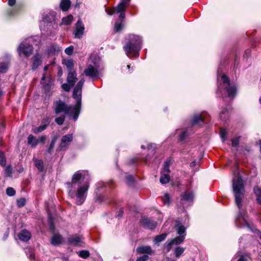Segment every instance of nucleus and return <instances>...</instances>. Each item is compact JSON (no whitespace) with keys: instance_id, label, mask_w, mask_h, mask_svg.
I'll use <instances>...</instances> for the list:
<instances>
[{"instance_id":"obj_4","label":"nucleus","mask_w":261,"mask_h":261,"mask_svg":"<svg viewBox=\"0 0 261 261\" xmlns=\"http://www.w3.org/2000/svg\"><path fill=\"white\" fill-rule=\"evenodd\" d=\"M232 190L236 204L240 210L244 193V186L243 179L239 173L234 175L232 179Z\"/></svg>"},{"instance_id":"obj_5","label":"nucleus","mask_w":261,"mask_h":261,"mask_svg":"<svg viewBox=\"0 0 261 261\" xmlns=\"http://www.w3.org/2000/svg\"><path fill=\"white\" fill-rule=\"evenodd\" d=\"M129 38V41L124 46L126 55L129 58L138 56L141 48V38L139 36L135 35H130Z\"/></svg>"},{"instance_id":"obj_1","label":"nucleus","mask_w":261,"mask_h":261,"mask_svg":"<svg viewBox=\"0 0 261 261\" xmlns=\"http://www.w3.org/2000/svg\"><path fill=\"white\" fill-rule=\"evenodd\" d=\"M69 196L77 205L85 201L89 188V174L84 170L77 171L73 175L71 182L67 183Z\"/></svg>"},{"instance_id":"obj_33","label":"nucleus","mask_w":261,"mask_h":261,"mask_svg":"<svg viewBox=\"0 0 261 261\" xmlns=\"http://www.w3.org/2000/svg\"><path fill=\"white\" fill-rule=\"evenodd\" d=\"M46 128V124H43L38 127L33 128L32 131L35 134H38L42 132Z\"/></svg>"},{"instance_id":"obj_48","label":"nucleus","mask_w":261,"mask_h":261,"mask_svg":"<svg viewBox=\"0 0 261 261\" xmlns=\"http://www.w3.org/2000/svg\"><path fill=\"white\" fill-rule=\"evenodd\" d=\"M51 50H49L48 54H54L56 51L59 50V47L56 45H53L51 47Z\"/></svg>"},{"instance_id":"obj_7","label":"nucleus","mask_w":261,"mask_h":261,"mask_svg":"<svg viewBox=\"0 0 261 261\" xmlns=\"http://www.w3.org/2000/svg\"><path fill=\"white\" fill-rule=\"evenodd\" d=\"M130 0H121L118 5L112 9H106L107 14L109 15H112L115 13L119 14L120 18H125V10L126 5Z\"/></svg>"},{"instance_id":"obj_53","label":"nucleus","mask_w":261,"mask_h":261,"mask_svg":"<svg viewBox=\"0 0 261 261\" xmlns=\"http://www.w3.org/2000/svg\"><path fill=\"white\" fill-rule=\"evenodd\" d=\"M149 257L147 255H144L141 257H138L136 261H146L148 259Z\"/></svg>"},{"instance_id":"obj_40","label":"nucleus","mask_w":261,"mask_h":261,"mask_svg":"<svg viewBox=\"0 0 261 261\" xmlns=\"http://www.w3.org/2000/svg\"><path fill=\"white\" fill-rule=\"evenodd\" d=\"M65 121V115H62L55 119V122L59 125H62Z\"/></svg>"},{"instance_id":"obj_21","label":"nucleus","mask_w":261,"mask_h":261,"mask_svg":"<svg viewBox=\"0 0 261 261\" xmlns=\"http://www.w3.org/2000/svg\"><path fill=\"white\" fill-rule=\"evenodd\" d=\"M137 252L139 253H147L148 254H151L153 251L151 249V247L149 246H142L138 247Z\"/></svg>"},{"instance_id":"obj_31","label":"nucleus","mask_w":261,"mask_h":261,"mask_svg":"<svg viewBox=\"0 0 261 261\" xmlns=\"http://www.w3.org/2000/svg\"><path fill=\"white\" fill-rule=\"evenodd\" d=\"M35 165L39 171L42 172L44 170L43 163L40 160H36L35 161Z\"/></svg>"},{"instance_id":"obj_36","label":"nucleus","mask_w":261,"mask_h":261,"mask_svg":"<svg viewBox=\"0 0 261 261\" xmlns=\"http://www.w3.org/2000/svg\"><path fill=\"white\" fill-rule=\"evenodd\" d=\"M220 117L223 120H225L228 117V112L227 110H222L220 113Z\"/></svg>"},{"instance_id":"obj_63","label":"nucleus","mask_w":261,"mask_h":261,"mask_svg":"<svg viewBox=\"0 0 261 261\" xmlns=\"http://www.w3.org/2000/svg\"><path fill=\"white\" fill-rule=\"evenodd\" d=\"M123 214V211L122 210H120L119 214H118V216H121Z\"/></svg>"},{"instance_id":"obj_49","label":"nucleus","mask_w":261,"mask_h":261,"mask_svg":"<svg viewBox=\"0 0 261 261\" xmlns=\"http://www.w3.org/2000/svg\"><path fill=\"white\" fill-rule=\"evenodd\" d=\"M188 134L187 130H184L179 135V138L180 140H184L187 137Z\"/></svg>"},{"instance_id":"obj_25","label":"nucleus","mask_w":261,"mask_h":261,"mask_svg":"<svg viewBox=\"0 0 261 261\" xmlns=\"http://www.w3.org/2000/svg\"><path fill=\"white\" fill-rule=\"evenodd\" d=\"M170 177L169 173L161 172V177L160 178V181L162 184H165L168 182L170 180Z\"/></svg>"},{"instance_id":"obj_35","label":"nucleus","mask_w":261,"mask_h":261,"mask_svg":"<svg viewBox=\"0 0 261 261\" xmlns=\"http://www.w3.org/2000/svg\"><path fill=\"white\" fill-rule=\"evenodd\" d=\"M185 249L182 247H177L175 249L174 254L177 257H179L184 252Z\"/></svg>"},{"instance_id":"obj_6","label":"nucleus","mask_w":261,"mask_h":261,"mask_svg":"<svg viewBox=\"0 0 261 261\" xmlns=\"http://www.w3.org/2000/svg\"><path fill=\"white\" fill-rule=\"evenodd\" d=\"M175 228L179 236L175 238L166 243L165 245L168 247V251H170L171 245H178L181 243L185 238V234H182L185 233L186 228L184 225H181L179 221H175Z\"/></svg>"},{"instance_id":"obj_9","label":"nucleus","mask_w":261,"mask_h":261,"mask_svg":"<svg viewBox=\"0 0 261 261\" xmlns=\"http://www.w3.org/2000/svg\"><path fill=\"white\" fill-rule=\"evenodd\" d=\"M55 12H52L48 14V15H44L43 19L41 21V23L45 25L46 24L47 30L46 31V34L47 35L52 34V31L50 29L52 27L53 22L55 23Z\"/></svg>"},{"instance_id":"obj_34","label":"nucleus","mask_w":261,"mask_h":261,"mask_svg":"<svg viewBox=\"0 0 261 261\" xmlns=\"http://www.w3.org/2000/svg\"><path fill=\"white\" fill-rule=\"evenodd\" d=\"M64 63H65V65L66 66L68 70L69 71H71L73 68V65H74L73 61L71 59L67 60L64 61Z\"/></svg>"},{"instance_id":"obj_38","label":"nucleus","mask_w":261,"mask_h":261,"mask_svg":"<svg viewBox=\"0 0 261 261\" xmlns=\"http://www.w3.org/2000/svg\"><path fill=\"white\" fill-rule=\"evenodd\" d=\"M220 137L223 142H224L227 138V132L225 129L221 128L220 130Z\"/></svg>"},{"instance_id":"obj_24","label":"nucleus","mask_w":261,"mask_h":261,"mask_svg":"<svg viewBox=\"0 0 261 261\" xmlns=\"http://www.w3.org/2000/svg\"><path fill=\"white\" fill-rule=\"evenodd\" d=\"M28 143L31 145L32 147H35L39 143V140H37L34 136L30 135L28 137Z\"/></svg>"},{"instance_id":"obj_32","label":"nucleus","mask_w":261,"mask_h":261,"mask_svg":"<svg viewBox=\"0 0 261 261\" xmlns=\"http://www.w3.org/2000/svg\"><path fill=\"white\" fill-rule=\"evenodd\" d=\"M170 164H171L170 161H169V160L166 161L164 164L163 168V170L161 171V172L169 173V172H170L169 167H170Z\"/></svg>"},{"instance_id":"obj_47","label":"nucleus","mask_w":261,"mask_h":261,"mask_svg":"<svg viewBox=\"0 0 261 261\" xmlns=\"http://www.w3.org/2000/svg\"><path fill=\"white\" fill-rule=\"evenodd\" d=\"M163 200L165 204L168 205L170 203V198L169 195L167 193L165 194Z\"/></svg>"},{"instance_id":"obj_37","label":"nucleus","mask_w":261,"mask_h":261,"mask_svg":"<svg viewBox=\"0 0 261 261\" xmlns=\"http://www.w3.org/2000/svg\"><path fill=\"white\" fill-rule=\"evenodd\" d=\"M9 65L8 63H2L0 64V72L5 73L8 69Z\"/></svg>"},{"instance_id":"obj_23","label":"nucleus","mask_w":261,"mask_h":261,"mask_svg":"<svg viewBox=\"0 0 261 261\" xmlns=\"http://www.w3.org/2000/svg\"><path fill=\"white\" fill-rule=\"evenodd\" d=\"M63 238L60 234H55L51 239V243L54 245H58L62 243Z\"/></svg>"},{"instance_id":"obj_50","label":"nucleus","mask_w":261,"mask_h":261,"mask_svg":"<svg viewBox=\"0 0 261 261\" xmlns=\"http://www.w3.org/2000/svg\"><path fill=\"white\" fill-rule=\"evenodd\" d=\"M72 87V86H70L68 83L67 84H64L62 86L63 89L66 91H69Z\"/></svg>"},{"instance_id":"obj_46","label":"nucleus","mask_w":261,"mask_h":261,"mask_svg":"<svg viewBox=\"0 0 261 261\" xmlns=\"http://www.w3.org/2000/svg\"><path fill=\"white\" fill-rule=\"evenodd\" d=\"M74 47L71 45L65 49V53L68 55H71L73 53Z\"/></svg>"},{"instance_id":"obj_11","label":"nucleus","mask_w":261,"mask_h":261,"mask_svg":"<svg viewBox=\"0 0 261 261\" xmlns=\"http://www.w3.org/2000/svg\"><path fill=\"white\" fill-rule=\"evenodd\" d=\"M99 66L97 63H94L93 65L89 64L84 70V73L87 76L90 77H96L98 75Z\"/></svg>"},{"instance_id":"obj_57","label":"nucleus","mask_w":261,"mask_h":261,"mask_svg":"<svg viewBox=\"0 0 261 261\" xmlns=\"http://www.w3.org/2000/svg\"><path fill=\"white\" fill-rule=\"evenodd\" d=\"M16 3V0H9L8 1V4L10 6H12L15 5Z\"/></svg>"},{"instance_id":"obj_19","label":"nucleus","mask_w":261,"mask_h":261,"mask_svg":"<svg viewBox=\"0 0 261 261\" xmlns=\"http://www.w3.org/2000/svg\"><path fill=\"white\" fill-rule=\"evenodd\" d=\"M67 82L70 86H73L77 81L76 73L75 71H69L67 78Z\"/></svg>"},{"instance_id":"obj_16","label":"nucleus","mask_w":261,"mask_h":261,"mask_svg":"<svg viewBox=\"0 0 261 261\" xmlns=\"http://www.w3.org/2000/svg\"><path fill=\"white\" fill-rule=\"evenodd\" d=\"M236 223L238 227H243L244 224L245 225L250 228L246 218L245 216H243L241 213L238 214L236 221Z\"/></svg>"},{"instance_id":"obj_43","label":"nucleus","mask_w":261,"mask_h":261,"mask_svg":"<svg viewBox=\"0 0 261 261\" xmlns=\"http://www.w3.org/2000/svg\"><path fill=\"white\" fill-rule=\"evenodd\" d=\"M15 191L13 188L9 187L6 189V194L9 196L15 195Z\"/></svg>"},{"instance_id":"obj_27","label":"nucleus","mask_w":261,"mask_h":261,"mask_svg":"<svg viewBox=\"0 0 261 261\" xmlns=\"http://www.w3.org/2000/svg\"><path fill=\"white\" fill-rule=\"evenodd\" d=\"M205 119V117L203 116L201 114H196L193 116L192 123L193 125L198 124L200 122L203 121Z\"/></svg>"},{"instance_id":"obj_45","label":"nucleus","mask_w":261,"mask_h":261,"mask_svg":"<svg viewBox=\"0 0 261 261\" xmlns=\"http://www.w3.org/2000/svg\"><path fill=\"white\" fill-rule=\"evenodd\" d=\"M25 203V199L24 198H21L17 201V204L18 207L23 206Z\"/></svg>"},{"instance_id":"obj_60","label":"nucleus","mask_w":261,"mask_h":261,"mask_svg":"<svg viewBox=\"0 0 261 261\" xmlns=\"http://www.w3.org/2000/svg\"><path fill=\"white\" fill-rule=\"evenodd\" d=\"M195 165H196V162H193L191 163V164H190V166H191V167H194Z\"/></svg>"},{"instance_id":"obj_59","label":"nucleus","mask_w":261,"mask_h":261,"mask_svg":"<svg viewBox=\"0 0 261 261\" xmlns=\"http://www.w3.org/2000/svg\"><path fill=\"white\" fill-rule=\"evenodd\" d=\"M258 145H259V149H260V152L261 153V140H259L258 141V143H257Z\"/></svg>"},{"instance_id":"obj_62","label":"nucleus","mask_w":261,"mask_h":261,"mask_svg":"<svg viewBox=\"0 0 261 261\" xmlns=\"http://www.w3.org/2000/svg\"><path fill=\"white\" fill-rule=\"evenodd\" d=\"M30 259H34V254H31L30 255Z\"/></svg>"},{"instance_id":"obj_26","label":"nucleus","mask_w":261,"mask_h":261,"mask_svg":"<svg viewBox=\"0 0 261 261\" xmlns=\"http://www.w3.org/2000/svg\"><path fill=\"white\" fill-rule=\"evenodd\" d=\"M253 192L256 195L257 201L261 204V187L256 186L253 188Z\"/></svg>"},{"instance_id":"obj_10","label":"nucleus","mask_w":261,"mask_h":261,"mask_svg":"<svg viewBox=\"0 0 261 261\" xmlns=\"http://www.w3.org/2000/svg\"><path fill=\"white\" fill-rule=\"evenodd\" d=\"M27 40L21 42L17 49L19 55L23 54L27 57H29L33 50L32 46L27 42Z\"/></svg>"},{"instance_id":"obj_13","label":"nucleus","mask_w":261,"mask_h":261,"mask_svg":"<svg viewBox=\"0 0 261 261\" xmlns=\"http://www.w3.org/2000/svg\"><path fill=\"white\" fill-rule=\"evenodd\" d=\"M85 27L81 20H79L75 24V28L74 31L75 38H81L84 32Z\"/></svg>"},{"instance_id":"obj_52","label":"nucleus","mask_w":261,"mask_h":261,"mask_svg":"<svg viewBox=\"0 0 261 261\" xmlns=\"http://www.w3.org/2000/svg\"><path fill=\"white\" fill-rule=\"evenodd\" d=\"M126 179L129 185L132 184L134 181V177L132 175L126 176Z\"/></svg>"},{"instance_id":"obj_58","label":"nucleus","mask_w":261,"mask_h":261,"mask_svg":"<svg viewBox=\"0 0 261 261\" xmlns=\"http://www.w3.org/2000/svg\"><path fill=\"white\" fill-rule=\"evenodd\" d=\"M238 261H246V259L244 256H241Z\"/></svg>"},{"instance_id":"obj_39","label":"nucleus","mask_w":261,"mask_h":261,"mask_svg":"<svg viewBox=\"0 0 261 261\" xmlns=\"http://www.w3.org/2000/svg\"><path fill=\"white\" fill-rule=\"evenodd\" d=\"M56 141H57V138L56 137H54L52 140H51V142L49 145V146L48 147V152L49 153H51V151H53V149H54V146L55 145V143L56 142Z\"/></svg>"},{"instance_id":"obj_8","label":"nucleus","mask_w":261,"mask_h":261,"mask_svg":"<svg viewBox=\"0 0 261 261\" xmlns=\"http://www.w3.org/2000/svg\"><path fill=\"white\" fill-rule=\"evenodd\" d=\"M84 83V80H80L74 88L73 92V97L76 100L75 105H76V108H80V109H81L82 103V89Z\"/></svg>"},{"instance_id":"obj_56","label":"nucleus","mask_w":261,"mask_h":261,"mask_svg":"<svg viewBox=\"0 0 261 261\" xmlns=\"http://www.w3.org/2000/svg\"><path fill=\"white\" fill-rule=\"evenodd\" d=\"M43 122L45 123L44 124H46V126L49 123V117H45L43 119Z\"/></svg>"},{"instance_id":"obj_14","label":"nucleus","mask_w":261,"mask_h":261,"mask_svg":"<svg viewBox=\"0 0 261 261\" xmlns=\"http://www.w3.org/2000/svg\"><path fill=\"white\" fill-rule=\"evenodd\" d=\"M140 222L142 225L150 229H154L156 226L155 222L146 217L142 218Z\"/></svg>"},{"instance_id":"obj_51","label":"nucleus","mask_w":261,"mask_h":261,"mask_svg":"<svg viewBox=\"0 0 261 261\" xmlns=\"http://www.w3.org/2000/svg\"><path fill=\"white\" fill-rule=\"evenodd\" d=\"M6 174L7 176H10L12 174V168L10 166H8L5 170Z\"/></svg>"},{"instance_id":"obj_44","label":"nucleus","mask_w":261,"mask_h":261,"mask_svg":"<svg viewBox=\"0 0 261 261\" xmlns=\"http://www.w3.org/2000/svg\"><path fill=\"white\" fill-rule=\"evenodd\" d=\"M239 142H240V137H237L233 138L231 140L232 146L233 147L237 146L239 144Z\"/></svg>"},{"instance_id":"obj_18","label":"nucleus","mask_w":261,"mask_h":261,"mask_svg":"<svg viewBox=\"0 0 261 261\" xmlns=\"http://www.w3.org/2000/svg\"><path fill=\"white\" fill-rule=\"evenodd\" d=\"M31 237V233L27 230H21L18 234L19 240L23 242L28 241Z\"/></svg>"},{"instance_id":"obj_41","label":"nucleus","mask_w":261,"mask_h":261,"mask_svg":"<svg viewBox=\"0 0 261 261\" xmlns=\"http://www.w3.org/2000/svg\"><path fill=\"white\" fill-rule=\"evenodd\" d=\"M6 159L3 152L0 151V164L4 166L6 165Z\"/></svg>"},{"instance_id":"obj_54","label":"nucleus","mask_w":261,"mask_h":261,"mask_svg":"<svg viewBox=\"0 0 261 261\" xmlns=\"http://www.w3.org/2000/svg\"><path fill=\"white\" fill-rule=\"evenodd\" d=\"M46 139V136H40L39 138V139L38 140H39V142H41V143H44V142H45Z\"/></svg>"},{"instance_id":"obj_29","label":"nucleus","mask_w":261,"mask_h":261,"mask_svg":"<svg viewBox=\"0 0 261 261\" xmlns=\"http://www.w3.org/2000/svg\"><path fill=\"white\" fill-rule=\"evenodd\" d=\"M167 233H164L156 236L154 239V242L156 244H159L160 242L164 241L167 237Z\"/></svg>"},{"instance_id":"obj_64","label":"nucleus","mask_w":261,"mask_h":261,"mask_svg":"<svg viewBox=\"0 0 261 261\" xmlns=\"http://www.w3.org/2000/svg\"><path fill=\"white\" fill-rule=\"evenodd\" d=\"M45 74H43V76H42V78H41V80H42V81H44V80H45Z\"/></svg>"},{"instance_id":"obj_20","label":"nucleus","mask_w":261,"mask_h":261,"mask_svg":"<svg viewBox=\"0 0 261 261\" xmlns=\"http://www.w3.org/2000/svg\"><path fill=\"white\" fill-rule=\"evenodd\" d=\"M124 18H120L119 17V20L116 21L114 25V31L115 32H118L121 31L124 25V21L123 20Z\"/></svg>"},{"instance_id":"obj_15","label":"nucleus","mask_w":261,"mask_h":261,"mask_svg":"<svg viewBox=\"0 0 261 261\" xmlns=\"http://www.w3.org/2000/svg\"><path fill=\"white\" fill-rule=\"evenodd\" d=\"M68 241L70 245L74 246H81L83 243V238L77 236H74L69 237Z\"/></svg>"},{"instance_id":"obj_42","label":"nucleus","mask_w":261,"mask_h":261,"mask_svg":"<svg viewBox=\"0 0 261 261\" xmlns=\"http://www.w3.org/2000/svg\"><path fill=\"white\" fill-rule=\"evenodd\" d=\"M79 255L82 258H86L89 256V252L86 250H82L79 252Z\"/></svg>"},{"instance_id":"obj_55","label":"nucleus","mask_w":261,"mask_h":261,"mask_svg":"<svg viewBox=\"0 0 261 261\" xmlns=\"http://www.w3.org/2000/svg\"><path fill=\"white\" fill-rule=\"evenodd\" d=\"M155 148V145L153 143L149 144L147 146V148L148 150L152 149L153 150Z\"/></svg>"},{"instance_id":"obj_61","label":"nucleus","mask_w":261,"mask_h":261,"mask_svg":"<svg viewBox=\"0 0 261 261\" xmlns=\"http://www.w3.org/2000/svg\"><path fill=\"white\" fill-rule=\"evenodd\" d=\"M48 67H49V65H46L44 67V71H46L48 69Z\"/></svg>"},{"instance_id":"obj_28","label":"nucleus","mask_w":261,"mask_h":261,"mask_svg":"<svg viewBox=\"0 0 261 261\" xmlns=\"http://www.w3.org/2000/svg\"><path fill=\"white\" fill-rule=\"evenodd\" d=\"M70 0H62L60 3V7L63 11H67L70 6Z\"/></svg>"},{"instance_id":"obj_30","label":"nucleus","mask_w":261,"mask_h":261,"mask_svg":"<svg viewBox=\"0 0 261 261\" xmlns=\"http://www.w3.org/2000/svg\"><path fill=\"white\" fill-rule=\"evenodd\" d=\"M73 21V16L71 15H69L67 17H63L62 20V24L65 25H68L70 24Z\"/></svg>"},{"instance_id":"obj_3","label":"nucleus","mask_w":261,"mask_h":261,"mask_svg":"<svg viewBox=\"0 0 261 261\" xmlns=\"http://www.w3.org/2000/svg\"><path fill=\"white\" fill-rule=\"evenodd\" d=\"M222 84L218 86V93H220L222 97L227 96L230 100L234 97L237 93V85L230 83L229 78L225 74L221 75Z\"/></svg>"},{"instance_id":"obj_22","label":"nucleus","mask_w":261,"mask_h":261,"mask_svg":"<svg viewBox=\"0 0 261 261\" xmlns=\"http://www.w3.org/2000/svg\"><path fill=\"white\" fill-rule=\"evenodd\" d=\"M194 195L192 192H185L182 195L181 200L187 202H191L193 200Z\"/></svg>"},{"instance_id":"obj_17","label":"nucleus","mask_w":261,"mask_h":261,"mask_svg":"<svg viewBox=\"0 0 261 261\" xmlns=\"http://www.w3.org/2000/svg\"><path fill=\"white\" fill-rule=\"evenodd\" d=\"M41 56L38 53H36L33 58V63L32 68L33 70H36L41 64Z\"/></svg>"},{"instance_id":"obj_2","label":"nucleus","mask_w":261,"mask_h":261,"mask_svg":"<svg viewBox=\"0 0 261 261\" xmlns=\"http://www.w3.org/2000/svg\"><path fill=\"white\" fill-rule=\"evenodd\" d=\"M54 111L56 115L63 113L72 117L76 121L79 117L81 109L76 108L75 104L74 106H68L64 101L59 100L54 103Z\"/></svg>"},{"instance_id":"obj_12","label":"nucleus","mask_w":261,"mask_h":261,"mask_svg":"<svg viewBox=\"0 0 261 261\" xmlns=\"http://www.w3.org/2000/svg\"><path fill=\"white\" fill-rule=\"evenodd\" d=\"M72 134H68L63 136L61 139V143L59 146L60 150H66L72 141Z\"/></svg>"}]
</instances>
